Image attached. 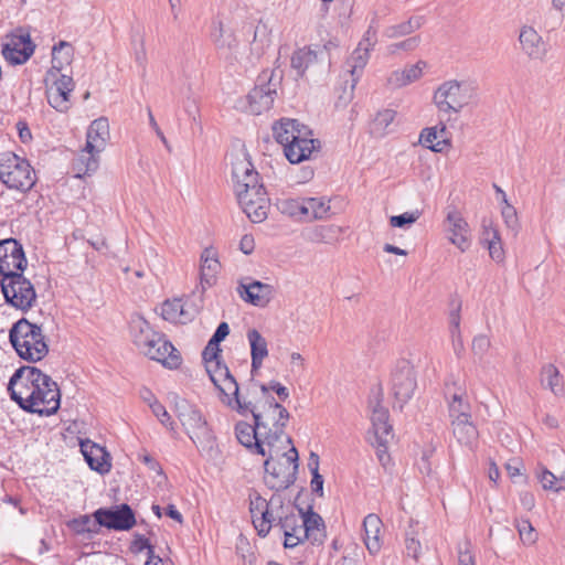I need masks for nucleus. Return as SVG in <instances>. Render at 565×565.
Returning <instances> with one entry per match:
<instances>
[{
  "mask_svg": "<svg viewBox=\"0 0 565 565\" xmlns=\"http://www.w3.org/2000/svg\"><path fill=\"white\" fill-rule=\"evenodd\" d=\"M20 379H25L26 383L33 385L30 399L25 401L30 414L50 416L58 411L61 393L56 382L50 375L35 366L24 365L14 371L12 384Z\"/></svg>",
  "mask_w": 565,
  "mask_h": 565,
  "instance_id": "1",
  "label": "nucleus"
},
{
  "mask_svg": "<svg viewBox=\"0 0 565 565\" xmlns=\"http://www.w3.org/2000/svg\"><path fill=\"white\" fill-rule=\"evenodd\" d=\"M273 132L290 163L308 160L321 148L320 140L312 137L311 129L297 119H281L273 126Z\"/></svg>",
  "mask_w": 565,
  "mask_h": 565,
  "instance_id": "2",
  "label": "nucleus"
},
{
  "mask_svg": "<svg viewBox=\"0 0 565 565\" xmlns=\"http://www.w3.org/2000/svg\"><path fill=\"white\" fill-rule=\"evenodd\" d=\"M175 413L185 434L201 455L213 457L216 454V437L201 411L185 399L175 403Z\"/></svg>",
  "mask_w": 565,
  "mask_h": 565,
  "instance_id": "3",
  "label": "nucleus"
},
{
  "mask_svg": "<svg viewBox=\"0 0 565 565\" xmlns=\"http://www.w3.org/2000/svg\"><path fill=\"white\" fill-rule=\"evenodd\" d=\"M9 341L17 354L31 363L44 359L49 353V344L42 327L21 318L9 330Z\"/></svg>",
  "mask_w": 565,
  "mask_h": 565,
  "instance_id": "4",
  "label": "nucleus"
},
{
  "mask_svg": "<svg viewBox=\"0 0 565 565\" xmlns=\"http://www.w3.org/2000/svg\"><path fill=\"white\" fill-rule=\"evenodd\" d=\"M140 334L135 335V343L151 360L162 363L169 369H177L182 363V358L172 343L166 337L151 329L148 321L140 319L138 322Z\"/></svg>",
  "mask_w": 565,
  "mask_h": 565,
  "instance_id": "5",
  "label": "nucleus"
},
{
  "mask_svg": "<svg viewBox=\"0 0 565 565\" xmlns=\"http://www.w3.org/2000/svg\"><path fill=\"white\" fill-rule=\"evenodd\" d=\"M476 97V87L467 81H446L434 93V104L441 114H458Z\"/></svg>",
  "mask_w": 565,
  "mask_h": 565,
  "instance_id": "6",
  "label": "nucleus"
},
{
  "mask_svg": "<svg viewBox=\"0 0 565 565\" xmlns=\"http://www.w3.org/2000/svg\"><path fill=\"white\" fill-rule=\"evenodd\" d=\"M0 181L9 189L26 192L35 184L36 177L26 159L4 152L0 154Z\"/></svg>",
  "mask_w": 565,
  "mask_h": 565,
  "instance_id": "7",
  "label": "nucleus"
},
{
  "mask_svg": "<svg viewBox=\"0 0 565 565\" xmlns=\"http://www.w3.org/2000/svg\"><path fill=\"white\" fill-rule=\"evenodd\" d=\"M0 288L6 303L23 312L36 302L34 286L24 277L23 271L14 270L1 276Z\"/></svg>",
  "mask_w": 565,
  "mask_h": 565,
  "instance_id": "8",
  "label": "nucleus"
},
{
  "mask_svg": "<svg viewBox=\"0 0 565 565\" xmlns=\"http://www.w3.org/2000/svg\"><path fill=\"white\" fill-rule=\"evenodd\" d=\"M206 372L220 391L221 401L225 405L237 413H243L246 408H250V401L241 398L238 383L223 361H216L213 364L206 365Z\"/></svg>",
  "mask_w": 565,
  "mask_h": 565,
  "instance_id": "9",
  "label": "nucleus"
},
{
  "mask_svg": "<svg viewBox=\"0 0 565 565\" xmlns=\"http://www.w3.org/2000/svg\"><path fill=\"white\" fill-rule=\"evenodd\" d=\"M417 388V373L411 361L399 359L391 371L390 390L399 409L413 398Z\"/></svg>",
  "mask_w": 565,
  "mask_h": 565,
  "instance_id": "10",
  "label": "nucleus"
},
{
  "mask_svg": "<svg viewBox=\"0 0 565 565\" xmlns=\"http://www.w3.org/2000/svg\"><path fill=\"white\" fill-rule=\"evenodd\" d=\"M250 412L254 418V424L246 422H238L235 425V435L241 445L249 449L252 452L265 456L266 450L263 446L264 431L267 429V423L263 419L262 413L256 412L255 405L250 402V408H246L241 415Z\"/></svg>",
  "mask_w": 565,
  "mask_h": 565,
  "instance_id": "11",
  "label": "nucleus"
},
{
  "mask_svg": "<svg viewBox=\"0 0 565 565\" xmlns=\"http://www.w3.org/2000/svg\"><path fill=\"white\" fill-rule=\"evenodd\" d=\"M92 515L98 526L114 531H129L137 523L135 511L127 503L99 508Z\"/></svg>",
  "mask_w": 565,
  "mask_h": 565,
  "instance_id": "12",
  "label": "nucleus"
},
{
  "mask_svg": "<svg viewBox=\"0 0 565 565\" xmlns=\"http://www.w3.org/2000/svg\"><path fill=\"white\" fill-rule=\"evenodd\" d=\"M298 468V463L291 466L288 460L269 457L264 462L265 484L277 492L284 491L295 483Z\"/></svg>",
  "mask_w": 565,
  "mask_h": 565,
  "instance_id": "13",
  "label": "nucleus"
},
{
  "mask_svg": "<svg viewBox=\"0 0 565 565\" xmlns=\"http://www.w3.org/2000/svg\"><path fill=\"white\" fill-rule=\"evenodd\" d=\"M109 138L108 119L106 117H99L93 120L87 129L85 150L89 156L86 159L85 173L94 172L98 168L97 156L105 149Z\"/></svg>",
  "mask_w": 565,
  "mask_h": 565,
  "instance_id": "14",
  "label": "nucleus"
},
{
  "mask_svg": "<svg viewBox=\"0 0 565 565\" xmlns=\"http://www.w3.org/2000/svg\"><path fill=\"white\" fill-rule=\"evenodd\" d=\"M273 76L274 71H263L255 87L247 95L249 110L255 115L269 110L274 104L277 84L273 83Z\"/></svg>",
  "mask_w": 565,
  "mask_h": 565,
  "instance_id": "15",
  "label": "nucleus"
},
{
  "mask_svg": "<svg viewBox=\"0 0 565 565\" xmlns=\"http://www.w3.org/2000/svg\"><path fill=\"white\" fill-rule=\"evenodd\" d=\"M232 177L235 183L236 196L244 193L255 194L256 192L266 191L264 184L259 182V174L247 153H244L243 158H238L232 163Z\"/></svg>",
  "mask_w": 565,
  "mask_h": 565,
  "instance_id": "16",
  "label": "nucleus"
},
{
  "mask_svg": "<svg viewBox=\"0 0 565 565\" xmlns=\"http://www.w3.org/2000/svg\"><path fill=\"white\" fill-rule=\"evenodd\" d=\"M34 50L30 33L20 28L12 33L10 42L3 44L1 52L10 64L21 65L32 56Z\"/></svg>",
  "mask_w": 565,
  "mask_h": 565,
  "instance_id": "17",
  "label": "nucleus"
},
{
  "mask_svg": "<svg viewBox=\"0 0 565 565\" xmlns=\"http://www.w3.org/2000/svg\"><path fill=\"white\" fill-rule=\"evenodd\" d=\"M28 259L22 244L15 238L0 241V276L7 273L24 271Z\"/></svg>",
  "mask_w": 565,
  "mask_h": 565,
  "instance_id": "18",
  "label": "nucleus"
},
{
  "mask_svg": "<svg viewBox=\"0 0 565 565\" xmlns=\"http://www.w3.org/2000/svg\"><path fill=\"white\" fill-rule=\"evenodd\" d=\"M53 84L46 89V98L50 106L60 113H66L70 107V96L74 90L75 84L72 76L57 74L51 76Z\"/></svg>",
  "mask_w": 565,
  "mask_h": 565,
  "instance_id": "19",
  "label": "nucleus"
},
{
  "mask_svg": "<svg viewBox=\"0 0 565 565\" xmlns=\"http://www.w3.org/2000/svg\"><path fill=\"white\" fill-rule=\"evenodd\" d=\"M237 200L244 213L253 223H260L267 218L270 207L267 191L256 192L255 194H239Z\"/></svg>",
  "mask_w": 565,
  "mask_h": 565,
  "instance_id": "20",
  "label": "nucleus"
},
{
  "mask_svg": "<svg viewBox=\"0 0 565 565\" xmlns=\"http://www.w3.org/2000/svg\"><path fill=\"white\" fill-rule=\"evenodd\" d=\"M210 40L215 50L225 57L232 56L238 47V40L234 31L225 28L220 19H213L211 22Z\"/></svg>",
  "mask_w": 565,
  "mask_h": 565,
  "instance_id": "21",
  "label": "nucleus"
},
{
  "mask_svg": "<svg viewBox=\"0 0 565 565\" xmlns=\"http://www.w3.org/2000/svg\"><path fill=\"white\" fill-rule=\"evenodd\" d=\"M237 292L246 302L265 308L273 299L274 287L259 280H250L249 282L241 280Z\"/></svg>",
  "mask_w": 565,
  "mask_h": 565,
  "instance_id": "22",
  "label": "nucleus"
},
{
  "mask_svg": "<svg viewBox=\"0 0 565 565\" xmlns=\"http://www.w3.org/2000/svg\"><path fill=\"white\" fill-rule=\"evenodd\" d=\"M81 451L89 468L100 475L108 473L111 469L109 452L98 444L85 439L79 443Z\"/></svg>",
  "mask_w": 565,
  "mask_h": 565,
  "instance_id": "23",
  "label": "nucleus"
},
{
  "mask_svg": "<svg viewBox=\"0 0 565 565\" xmlns=\"http://www.w3.org/2000/svg\"><path fill=\"white\" fill-rule=\"evenodd\" d=\"M519 41L523 53L531 60L542 61L547 53V45L541 34L530 25L522 26Z\"/></svg>",
  "mask_w": 565,
  "mask_h": 565,
  "instance_id": "24",
  "label": "nucleus"
},
{
  "mask_svg": "<svg viewBox=\"0 0 565 565\" xmlns=\"http://www.w3.org/2000/svg\"><path fill=\"white\" fill-rule=\"evenodd\" d=\"M266 405L268 406V411L274 414L277 413V418L274 417L275 422L273 427H269L267 424V429L264 431V440L267 445L273 446L284 435L287 420L290 415L288 411L281 404L276 402L273 396H266Z\"/></svg>",
  "mask_w": 565,
  "mask_h": 565,
  "instance_id": "25",
  "label": "nucleus"
},
{
  "mask_svg": "<svg viewBox=\"0 0 565 565\" xmlns=\"http://www.w3.org/2000/svg\"><path fill=\"white\" fill-rule=\"evenodd\" d=\"M448 223L449 241L456 245L461 252L470 246L469 225L457 210H451L446 218Z\"/></svg>",
  "mask_w": 565,
  "mask_h": 565,
  "instance_id": "26",
  "label": "nucleus"
},
{
  "mask_svg": "<svg viewBox=\"0 0 565 565\" xmlns=\"http://www.w3.org/2000/svg\"><path fill=\"white\" fill-rule=\"evenodd\" d=\"M268 505L269 503L260 495H257L249 504L253 524L260 537H266L269 534L276 521L273 513L269 512Z\"/></svg>",
  "mask_w": 565,
  "mask_h": 565,
  "instance_id": "27",
  "label": "nucleus"
},
{
  "mask_svg": "<svg viewBox=\"0 0 565 565\" xmlns=\"http://www.w3.org/2000/svg\"><path fill=\"white\" fill-rule=\"evenodd\" d=\"M305 534L302 539L310 541L312 545H321L326 539V525L320 514L312 511L307 512L300 509Z\"/></svg>",
  "mask_w": 565,
  "mask_h": 565,
  "instance_id": "28",
  "label": "nucleus"
},
{
  "mask_svg": "<svg viewBox=\"0 0 565 565\" xmlns=\"http://www.w3.org/2000/svg\"><path fill=\"white\" fill-rule=\"evenodd\" d=\"M276 525H278L284 531L285 548H294L300 543L305 542V539H302L305 531L301 516L299 518L294 513L284 518L280 516Z\"/></svg>",
  "mask_w": 565,
  "mask_h": 565,
  "instance_id": "29",
  "label": "nucleus"
},
{
  "mask_svg": "<svg viewBox=\"0 0 565 565\" xmlns=\"http://www.w3.org/2000/svg\"><path fill=\"white\" fill-rule=\"evenodd\" d=\"M446 125L440 121L439 126L425 128L419 136V141L426 148L435 152H443L446 147L450 146L449 140L446 138Z\"/></svg>",
  "mask_w": 565,
  "mask_h": 565,
  "instance_id": "30",
  "label": "nucleus"
},
{
  "mask_svg": "<svg viewBox=\"0 0 565 565\" xmlns=\"http://www.w3.org/2000/svg\"><path fill=\"white\" fill-rule=\"evenodd\" d=\"M427 66L426 62L418 61L416 64L405 67L404 70L393 71L387 77V84L392 88L404 87L423 75V70Z\"/></svg>",
  "mask_w": 565,
  "mask_h": 565,
  "instance_id": "31",
  "label": "nucleus"
},
{
  "mask_svg": "<svg viewBox=\"0 0 565 565\" xmlns=\"http://www.w3.org/2000/svg\"><path fill=\"white\" fill-rule=\"evenodd\" d=\"M74 57V47L70 42L60 41L52 47V67L47 72L49 76L62 74L65 66L71 65Z\"/></svg>",
  "mask_w": 565,
  "mask_h": 565,
  "instance_id": "32",
  "label": "nucleus"
},
{
  "mask_svg": "<svg viewBox=\"0 0 565 565\" xmlns=\"http://www.w3.org/2000/svg\"><path fill=\"white\" fill-rule=\"evenodd\" d=\"M370 53L371 50L365 51L364 47L358 45L345 61L347 70L351 75V92L354 89L363 74V71L370 60Z\"/></svg>",
  "mask_w": 565,
  "mask_h": 565,
  "instance_id": "33",
  "label": "nucleus"
},
{
  "mask_svg": "<svg viewBox=\"0 0 565 565\" xmlns=\"http://www.w3.org/2000/svg\"><path fill=\"white\" fill-rule=\"evenodd\" d=\"M217 252L213 247H206L201 254L200 279L202 285L212 286L220 269Z\"/></svg>",
  "mask_w": 565,
  "mask_h": 565,
  "instance_id": "34",
  "label": "nucleus"
},
{
  "mask_svg": "<svg viewBox=\"0 0 565 565\" xmlns=\"http://www.w3.org/2000/svg\"><path fill=\"white\" fill-rule=\"evenodd\" d=\"M247 339L250 345L252 371L254 372L262 367L264 359L268 355L267 341L256 329L247 331Z\"/></svg>",
  "mask_w": 565,
  "mask_h": 565,
  "instance_id": "35",
  "label": "nucleus"
},
{
  "mask_svg": "<svg viewBox=\"0 0 565 565\" xmlns=\"http://www.w3.org/2000/svg\"><path fill=\"white\" fill-rule=\"evenodd\" d=\"M381 524L382 522L376 514L371 513L364 518V543L371 554H375L380 551L379 532Z\"/></svg>",
  "mask_w": 565,
  "mask_h": 565,
  "instance_id": "36",
  "label": "nucleus"
},
{
  "mask_svg": "<svg viewBox=\"0 0 565 565\" xmlns=\"http://www.w3.org/2000/svg\"><path fill=\"white\" fill-rule=\"evenodd\" d=\"M452 434L459 444L471 447L478 438L477 427L471 422L459 419L451 420Z\"/></svg>",
  "mask_w": 565,
  "mask_h": 565,
  "instance_id": "37",
  "label": "nucleus"
},
{
  "mask_svg": "<svg viewBox=\"0 0 565 565\" xmlns=\"http://www.w3.org/2000/svg\"><path fill=\"white\" fill-rule=\"evenodd\" d=\"M425 23V18L423 15H414L411 17L407 21L401 22L398 24H394L387 26L383 34L387 39H396L409 35L420 29Z\"/></svg>",
  "mask_w": 565,
  "mask_h": 565,
  "instance_id": "38",
  "label": "nucleus"
},
{
  "mask_svg": "<svg viewBox=\"0 0 565 565\" xmlns=\"http://www.w3.org/2000/svg\"><path fill=\"white\" fill-rule=\"evenodd\" d=\"M317 62V53L309 46L296 50L291 55L290 65L298 77H303L308 67Z\"/></svg>",
  "mask_w": 565,
  "mask_h": 565,
  "instance_id": "39",
  "label": "nucleus"
},
{
  "mask_svg": "<svg viewBox=\"0 0 565 565\" xmlns=\"http://www.w3.org/2000/svg\"><path fill=\"white\" fill-rule=\"evenodd\" d=\"M13 375L10 377L8 383V392L12 401H14L19 407L29 413V407L26 406V399H30V392H32L33 385L26 383L25 379L18 380L14 384H12Z\"/></svg>",
  "mask_w": 565,
  "mask_h": 565,
  "instance_id": "40",
  "label": "nucleus"
},
{
  "mask_svg": "<svg viewBox=\"0 0 565 565\" xmlns=\"http://www.w3.org/2000/svg\"><path fill=\"white\" fill-rule=\"evenodd\" d=\"M483 241L488 245L489 255L490 257L495 260L497 263H500L504 258V250L502 247L501 238L499 235V232L497 228L492 227L491 225L487 226L483 223Z\"/></svg>",
  "mask_w": 565,
  "mask_h": 565,
  "instance_id": "41",
  "label": "nucleus"
},
{
  "mask_svg": "<svg viewBox=\"0 0 565 565\" xmlns=\"http://www.w3.org/2000/svg\"><path fill=\"white\" fill-rule=\"evenodd\" d=\"M541 383L544 387L550 388L555 395H561L564 392L562 375L553 364H546L542 367Z\"/></svg>",
  "mask_w": 565,
  "mask_h": 565,
  "instance_id": "42",
  "label": "nucleus"
},
{
  "mask_svg": "<svg viewBox=\"0 0 565 565\" xmlns=\"http://www.w3.org/2000/svg\"><path fill=\"white\" fill-rule=\"evenodd\" d=\"M396 111L393 109L379 110L371 121L370 130L375 137H383L387 132L388 126L394 121Z\"/></svg>",
  "mask_w": 565,
  "mask_h": 565,
  "instance_id": "43",
  "label": "nucleus"
},
{
  "mask_svg": "<svg viewBox=\"0 0 565 565\" xmlns=\"http://www.w3.org/2000/svg\"><path fill=\"white\" fill-rule=\"evenodd\" d=\"M470 404L462 394H454L449 402V416L451 420H468L471 418Z\"/></svg>",
  "mask_w": 565,
  "mask_h": 565,
  "instance_id": "44",
  "label": "nucleus"
},
{
  "mask_svg": "<svg viewBox=\"0 0 565 565\" xmlns=\"http://www.w3.org/2000/svg\"><path fill=\"white\" fill-rule=\"evenodd\" d=\"M330 210L329 202L318 198L305 199V216L319 220L327 216Z\"/></svg>",
  "mask_w": 565,
  "mask_h": 565,
  "instance_id": "45",
  "label": "nucleus"
},
{
  "mask_svg": "<svg viewBox=\"0 0 565 565\" xmlns=\"http://www.w3.org/2000/svg\"><path fill=\"white\" fill-rule=\"evenodd\" d=\"M537 478L544 490H551L554 492L565 490V476L556 477L548 469L541 468V472L537 473Z\"/></svg>",
  "mask_w": 565,
  "mask_h": 565,
  "instance_id": "46",
  "label": "nucleus"
},
{
  "mask_svg": "<svg viewBox=\"0 0 565 565\" xmlns=\"http://www.w3.org/2000/svg\"><path fill=\"white\" fill-rule=\"evenodd\" d=\"M67 526L75 534H85L88 533L92 535L97 534L99 529L96 522L92 524L90 515L84 514L79 518L72 519L67 522Z\"/></svg>",
  "mask_w": 565,
  "mask_h": 565,
  "instance_id": "47",
  "label": "nucleus"
},
{
  "mask_svg": "<svg viewBox=\"0 0 565 565\" xmlns=\"http://www.w3.org/2000/svg\"><path fill=\"white\" fill-rule=\"evenodd\" d=\"M183 315V305L180 299L166 300L161 306V317L167 321H181Z\"/></svg>",
  "mask_w": 565,
  "mask_h": 565,
  "instance_id": "48",
  "label": "nucleus"
},
{
  "mask_svg": "<svg viewBox=\"0 0 565 565\" xmlns=\"http://www.w3.org/2000/svg\"><path fill=\"white\" fill-rule=\"evenodd\" d=\"M420 216L418 210L414 212H405L399 215H393L390 217V225L397 228H407L414 224Z\"/></svg>",
  "mask_w": 565,
  "mask_h": 565,
  "instance_id": "49",
  "label": "nucleus"
},
{
  "mask_svg": "<svg viewBox=\"0 0 565 565\" xmlns=\"http://www.w3.org/2000/svg\"><path fill=\"white\" fill-rule=\"evenodd\" d=\"M150 408L162 425L168 427L171 431H175V423L171 420L170 414L167 412L166 407L158 402V399H153L150 404Z\"/></svg>",
  "mask_w": 565,
  "mask_h": 565,
  "instance_id": "50",
  "label": "nucleus"
},
{
  "mask_svg": "<svg viewBox=\"0 0 565 565\" xmlns=\"http://www.w3.org/2000/svg\"><path fill=\"white\" fill-rule=\"evenodd\" d=\"M420 43V36L415 35L407 38L401 42L392 43L387 46V51L390 54H396L399 51L413 52L415 51Z\"/></svg>",
  "mask_w": 565,
  "mask_h": 565,
  "instance_id": "51",
  "label": "nucleus"
},
{
  "mask_svg": "<svg viewBox=\"0 0 565 565\" xmlns=\"http://www.w3.org/2000/svg\"><path fill=\"white\" fill-rule=\"evenodd\" d=\"M279 204V209L284 214H288L290 216H305V200L299 201L295 199H287L282 200Z\"/></svg>",
  "mask_w": 565,
  "mask_h": 565,
  "instance_id": "52",
  "label": "nucleus"
},
{
  "mask_svg": "<svg viewBox=\"0 0 565 565\" xmlns=\"http://www.w3.org/2000/svg\"><path fill=\"white\" fill-rule=\"evenodd\" d=\"M372 428L373 436L371 438L373 441H375L379 446L387 445L388 438L392 437V426L388 424V420H385L382 425H372Z\"/></svg>",
  "mask_w": 565,
  "mask_h": 565,
  "instance_id": "53",
  "label": "nucleus"
},
{
  "mask_svg": "<svg viewBox=\"0 0 565 565\" xmlns=\"http://www.w3.org/2000/svg\"><path fill=\"white\" fill-rule=\"evenodd\" d=\"M129 548H130V552L134 554H139L143 550H147V554L149 555V558L152 557V554L154 552V547L150 544L149 540L139 533H136L134 535V540H132Z\"/></svg>",
  "mask_w": 565,
  "mask_h": 565,
  "instance_id": "54",
  "label": "nucleus"
},
{
  "mask_svg": "<svg viewBox=\"0 0 565 565\" xmlns=\"http://www.w3.org/2000/svg\"><path fill=\"white\" fill-rule=\"evenodd\" d=\"M491 347L490 339L486 334H478L473 338L471 350L480 360L486 355Z\"/></svg>",
  "mask_w": 565,
  "mask_h": 565,
  "instance_id": "55",
  "label": "nucleus"
},
{
  "mask_svg": "<svg viewBox=\"0 0 565 565\" xmlns=\"http://www.w3.org/2000/svg\"><path fill=\"white\" fill-rule=\"evenodd\" d=\"M502 217L509 228L516 232L520 227L518 213L514 206H512L509 202L504 203L502 207Z\"/></svg>",
  "mask_w": 565,
  "mask_h": 565,
  "instance_id": "56",
  "label": "nucleus"
},
{
  "mask_svg": "<svg viewBox=\"0 0 565 565\" xmlns=\"http://www.w3.org/2000/svg\"><path fill=\"white\" fill-rule=\"evenodd\" d=\"M405 546L407 555L417 561L422 552V544L419 540L415 537L413 531L406 532Z\"/></svg>",
  "mask_w": 565,
  "mask_h": 565,
  "instance_id": "57",
  "label": "nucleus"
},
{
  "mask_svg": "<svg viewBox=\"0 0 565 565\" xmlns=\"http://www.w3.org/2000/svg\"><path fill=\"white\" fill-rule=\"evenodd\" d=\"M202 359L206 365L213 364L216 361H222L220 344H217V343L212 344V341L209 340L206 347L204 348V350L202 352Z\"/></svg>",
  "mask_w": 565,
  "mask_h": 565,
  "instance_id": "58",
  "label": "nucleus"
},
{
  "mask_svg": "<svg viewBox=\"0 0 565 565\" xmlns=\"http://www.w3.org/2000/svg\"><path fill=\"white\" fill-rule=\"evenodd\" d=\"M460 305L457 306V308L452 309L449 315V331L452 341L456 340V338L460 341Z\"/></svg>",
  "mask_w": 565,
  "mask_h": 565,
  "instance_id": "59",
  "label": "nucleus"
},
{
  "mask_svg": "<svg viewBox=\"0 0 565 565\" xmlns=\"http://www.w3.org/2000/svg\"><path fill=\"white\" fill-rule=\"evenodd\" d=\"M458 565H476L469 541H466L463 545L458 546Z\"/></svg>",
  "mask_w": 565,
  "mask_h": 565,
  "instance_id": "60",
  "label": "nucleus"
},
{
  "mask_svg": "<svg viewBox=\"0 0 565 565\" xmlns=\"http://www.w3.org/2000/svg\"><path fill=\"white\" fill-rule=\"evenodd\" d=\"M376 42H377V30L371 23L358 45L361 47H364L365 51H367V50L372 51L374 49Z\"/></svg>",
  "mask_w": 565,
  "mask_h": 565,
  "instance_id": "61",
  "label": "nucleus"
},
{
  "mask_svg": "<svg viewBox=\"0 0 565 565\" xmlns=\"http://www.w3.org/2000/svg\"><path fill=\"white\" fill-rule=\"evenodd\" d=\"M388 418H390V414H388L387 408H385L381 404V401H377L372 409V415H371L372 425H375V424L382 425V424H384L385 420H388Z\"/></svg>",
  "mask_w": 565,
  "mask_h": 565,
  "instance_id": "62",
  "label": "nucleus"
},
{
  "mask_svg": "<svg viewBox=\"0 0 565 565\" xmlns=\"http://www.w3.org/2000/svg\"><path fill=\"white\" fill-rule=\"evenodd\" d=\"M340 233L342 230L337 225H324L317 228V235L326 243H330Z\"/></svg>",
  "mask_w": 565,
  "mask_h": 565,
  "instance_id": "63",
  "label": "nucleus"
},
{
  "mask_svg": "<svg viewBox=\"0 0 565 565\" xmlns=\"http://www.w3.org/2000/svg\"><path fill=\"white\" fill-rule=\"evenodd\" d=\"M518 531H519L521 540H523L524 542H526L529 544L535 542V536L533 533L534 529L529 520H522L518 524Z\"/></svg>",
  "mask_w": 565,
  "mask_h": 565,
  "instance_id": "64",
  "label": "nucleus"
}]
</instances>
